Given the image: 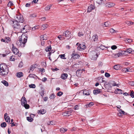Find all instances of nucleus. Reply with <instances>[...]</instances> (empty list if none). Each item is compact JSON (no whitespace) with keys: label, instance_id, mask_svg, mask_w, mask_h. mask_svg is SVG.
<instances>
[{"label":"nucleus","instance_id":"obj_1","mask_svg":"<svg viewBox=\"0 0 134 134\" xmlns=\"http://www.w3.org/2000/svg\"><path fill=\"white\" fill-rule=\"evenodd\" d=\"M15 21L13 22V27L17 29H20V26L19 22L22 23L24 21V18L22 15H16L15 18Z\"/></svg>","mask_w":134,"mask_h":134},{"label":"nucleus","instance_id":"obj_2","mask_svg":"<svg viewBox=\"0 0 134 134\" xmlns=\"http://www.w3.org/2000/svg\"><path fill=\"white\" fill-rule=\"evenodd\" d=\"M27 36L23 34L21 36L19 37V40L16 42V45L19 47H24L27 42Z\"/></svg>","mask_w":134,"mask_h":134},{"label":"nucleus","instance_id":"obj_3","mask_svg":"<svg viewBox=\"0 0 134 134\" xmlns=\"http://www.w3.org/2000/svg\"><path fill=\"white\" fill-rule=\"evenodd\" d=\"M8 72V68L4 64L0 65V75L3 76L6 75Z\"/></svg>","mask_w":134,"mask_h":134},{"label":"nucleus","instance_id":"obj_4","mask_svg":"<svg viewBox=\"0 0 134 134\" xmlns=\"http://www.w3.org/2000/svg\"><path fill=\"white\" fill-rule=\"evenodd\" d=\"M2 42H4L5 43H9L11 42V38L8 37H6L4 39L2 38L1 39Z\"/></svg>","mask_w":134,"mask_h":134},{"label":"nucleus","instance_id":"obj_5","mask_svg":"<svg viewBox=\"0 0 134 134\" xmlns=\"http://www.w3.org/2000/svg\"><path fill=\"white\" fill-rule=\"evenodd\" d=\"M76 45L78 46L77 49L79 50H81V49H84L86 48L85 45L83 43L79 44L78 43L76 44Z\"/></svg>","mask_w":134,"mask_h":134},{"label":"nucleus","instance_id":"obj_6","mask_svg":"<svg viewBox=\"0 0 134 134\" xmlns=\"http://www.w3.org/2000/svg\"><path fill=\"white\" fill-rule=\"evenodd\" d=\"M90 54L92 56L91 59L92 60H96L97 57L96 53L94 51H92L90 53Z\"/></svg>","mask_w":134,"mask_h":134},{"label":"nucleus","instance_id":"obj_7","mask_svg":"<svg viewBox=\"0 0 134 134\" xmlns=\"http://www.w3.org/2000/svg\"><path fill=\"white\" fill-rule=\"evenodd\" d=\"M12 51L15 54H17L19 53L18 49L15 47L14 44H12Z\"/></svg>","mask_w":134,"mask_h":134},{"label":"nucleus","instance_id":"obj_8","mask_svg":"<svg viewBox=\"0 0 134 134\" xmlns=\"http://www.w3.org/2000/svg\"><path fill=\"white\" fill-rule=\"evenodd\" d=\"M72 111V110H70L62 113V115L65 116H69L71 115Z\"/></svg>","mask_w":134,"mask_h":134},{"label":"nucleus","instance_id":"obj_9","mask_svg":"<svg viewBox=\"0 0 134 134\" xmlns=\"http://www.w3.org/2000/svg\"><path fill=\"white\" fill-rule=\"evenodd\" d=\"M65 34V37H66L68 39L70 38L71 37V33L68 31H67L64 32L63 34Z\"/></svg>","mask_w":134,"mask_h":134},{"label":"nucleus","instance_id":"obj_10","mask_svg":"<svg viewBox=\"0 0 134 134\" xmlns=\"http://www.w3.org/2000/svg\"><path fill=\"white\" fill-rule=\"evenodd\" d=\"M115 5L114 3L108 2L107 3L105 4V6L107 7L111 8L113 7Z\"/></svg>","mask_w":134,"mask_h":134},{"label":"nucleus","instance_id":"obj_11","mask_svg":"<svg viewBox=\"0 0 134 134\" xmlns=\"http://www.w3.org/2000/svg\"><path fill=\"white\" fill-rule=\"evenodd\" d=\"M95 7L92 4L90 5L88 7V12H90L92 10L94 9Z\"/></svg>","mask_w":134,"mask_h":134},{"label":"nucleus","instance_id":"obj_12","mask_svg":"<svg viewBox=\"0 0 134 134\" xmlns=\"http://www.w3.org/2000/svg\"><path fill=\"white\" fill-rule=\"evenodd\" d=\"M40 38L41 40H46L48 39V36L46 34L41 35L40 36Z\"/></svg>","mask_w":134,"mask_h":134},{"label":"nucleus","instance_id":"obj_13","mask_svg":"<svg viewBox=\"0 0 134 134\" xmlns=\"http://www.w3.org/2000/svg\"><path fill=\"white\" fill-rule=\"evenodd\" d=\"M80 57L79 55L77 54H75L73 53L71 55V58H73L75 59H77L79 58Z\"/></svg>","mask_w":134,"mask_h":134},{"label":"nucleus","instance_id":"obj_14","mask_svg":"<svg viewBox=\"0 0 134 134\" xmlns=\"http://www.w3.org/2000/svg\"><path fill=\"white\" fill-rule=\"evenodd\" d=\"M21 102L22 105H23L25 104H26L27 101H26L25 97H23L22 98L21 100Z\"/></svg>","mask_w":134,"mask_h":134},{"label":"nucleus","instance_id":"obj_15","mask_svg":"<svg viewBox=\"0 0 134 134\" xmlns=\"http://www.w3.org/2000/svg\"><path fill=\"white\" fill-rule=\"evenodd\" d=\"M36 64H34L31 66L30 68V71L29 73L33 71L34 69L36 68Z\"/></svg>","mask_w":134,"mask_h":134},{"label":"nucleus","instance_id":"obj_16","mask_svg":"<svg viewBox=\"0 0 134 134\" xmlns=\"http://www.w3.org/2000/svg\"><path fill=\"white\" fill-rule=\"evenodd\" d=\"M98 38V36L96 35H94L92 37L91 40L92 41H97Z\"/></svg>","mask_w":134,"mask_h":134},{"label":"nucleus","instance_id":"obj_17","mask_svg":"<svg viewBox=\"0 0 134 134\" xmlns=\"http://www.w3.org/2000/svg\"><path fill=\"white\" fill-rule=\"evenodd\" d=\"M27 27H28V26L27 25L25 26L22 29H21L20 32L21 31L22 33L27 32V31H26L27 30Z\"/></svg>","mask_w":134,"mask_h":134},{"label":"nucleus","instance_id":"obj_18","mask_svg":"<svg viewBox=\"0 0 134 134\" xmlns=\"http://www.w3.org/2000/svg\"><path fill=\"white\" fill-rule=\"evenodd\" d=\"M83 94L88 96L90 95L91 93L90 90H86L83 91Z\"/></svg>","mask_w":134,"mask_h":134},{"label":"nucleus","instance_id":"obj_19","mask_svg":"<svg viewBox=\"0 0 134 134\" xmlns=\"http://www.w3.org/2000/svg\"><path fill=\"white\" fill-rule=\"evenodd\" d=\"M82 73V71L81 69H79L77 70L76 72V74L77 76L78 77H80L81 74Z\"/></svg>","mask_w":134,"mask_h":134},{"label":"nucleus","instance_id":"obj_20","mask_svg":"<svg viewBox=\"0 0 134 134\" xmlns=\"http://www.w3.org/2000/svg\"><path fill=\"white\" fill-rule=\"evenodd\" d=\"M68 77V74H67L63 73L61 74V78L64 80L66 79Z\"/></svg>","mask_w":134,"mask_h":134},{"label":"nucleus","instance_id":"obj_21","mask_svg":"<svg viewBox=\"0 0 134 134\" xmlns=\"http://www.w3.org/2000/svg\"><path fill=\"white\" fill-rule=\"evenodd\" d=\"M115 93L116 94H122V91L119 89L117 88L115 90Z\"/></svg>","mask_w":134,"mask_h":134},{"label":"nucleus","instance_id":"obj_22","mask_svg":"<svg viewBox=\"0 0 134 134\" xmlns=\"http://www.w3.org/2000/svg\"><path fill=\"white\" fill-rule=\"evenodd\" d=\"M46 112V110L44 109H42L40 110H38L37 113L38 114H45Z\"/></svg>","mask_w":134,"mask_h":134},{"label":"nucleus","instance_id":"obj_23","mask_svg":"<svg viewBox=\"0 0 134 134\" xmlns=\"http://www.w3.org/2000/svg\"><path fill=\"white\" fill-rule=\"evenodd\" d=\"M94 103L93 102H91L90 103L88 104H86L85 105V108H87L88 107H91L92 105H94Z\"/></svg>","mask_w":134,"mask_h":134},{"label":"nucleus","instance_id":"obj_24","mask_svg":"<svg viewBox=\"0 0 134 134\" xmlns=\"http://www.w3.org/2000/svg\"><path fill=\"white\" fill-rule=\"evenodd\" d=\"M124 52L126 53L130 54L132 52V49L131 48H129L128 49H126V51H124Z\"/></svg>","mask_w":134,"mask_h":134},{"label":"nucleus","instance_id":"obj_25","mask_svg":"<svg viewBox=\"0 0 134 134\" xmlns=\"http://www.w3.org/2000/svg\"><path fill=\"white\" fill-rule=\"evenodd\" d=\"M105 0H97V3L100 5H102L105 3Z\"/></svg>","mask_w":134,"mask_h":134},{"label":"nucleus","instance_id":"obj_26","mask_svg":"<svg viewBox=\"0 0 134 134\" xmlns=\"http://www.w3.org/2000/svg\"><path fill=\"white\" fill-rule=\"evenodd\" d=\"M111 25L109 21H107L105 22L104 25V27H108Z\"/></svg>","mask_w":134,"mask_h":134},{"label":"nucleus","instance_id":"obj_27","mask_svg":"<svg viewBox=\"0 0 134 134\" xmlns=\"http://www.w3.org/2000/svg\"><path fill=\"white\" fill-rule=\"evenodd\" d=\"M23 76V73L21 72H18L16 76L18 77H21Z\"/></svg>","mask_w":134,"mask_h":134},{"label":"nucleus","instance_id":"obj_28","mask_svg":"<svg viewBox=\"0 0 134 134\" xmlns=\"http://www.w3.org/2000/svg\"><path fill=\"white\" fill-rule=\"evenodd\" d=\"M64 34L59 35L58 36V38L60 40H63L65 39V37H64Z\"/></svg>","mask_w":134,"mask_h":134},{"label":"nucleus","instance_id":"obj_29","mask_svg":"<svg viewBox=\"0 0 134 134\" xmlns=\"http://www.w3.org/2000/svg\"><path fill=\"white\" fill-rule=\"evenodd\" d=\"M110 83L112 84V85L113 86H116L117 87H119V84H116L114 81H111Z\"/></svg>","mask_w":134,"mask_h":134},{"label":"nucleus","instance_id":"obj_30","mask_svg":"<svg viewBox=\"0 0 134 134\" xmlns=\"http://www.w3.org/2000/svg\"><path fill=\"white\" fill-rule=\"evenodd\" d=\"M51 45L47 47L45 49L46 51L47 52L49 51L51 49Z\"/></svg>","mask_w":134,"mask_h":134},{"label":"nucleus","instance_id":"obj_31","mask_svg":"<svg viewBox=\"0 0 134 134\" xmlns=\"http://www.w3.org/2000/svg\"><path fill=\"white\" fill-rule=\"evenodd\" d=\"M60 131L62 133H64L67 130V129H64L63 128H61L60 129Z\"/></svg>","mask_w":134,"mask_h":134},{"label":"nucleus","instance_id":"obj_32","mask_svg":"<svg viewBox=\"0 0 134 134\" xmlns=\"http://www.w3.org/2000/svg\"><path fill=\"white\" fill-rule=\"evenodd\" d=\"M52 6V5H47L45 8V10L47 11L49 10Z\"/></svg>","mask_w":134,"mask_h":134},{"label":"nucleus","instance_id":"obj_33","mask_svg":"<svg viewBox=\"0 0 134 134\" xmlns=\"http://www.w3.org/2000/svg\"><path fill=\"white\" fill-rule=\"evenodd\" d=\"M100 92L99 89L94 90H93V93L94 94H97Z\"/></svg>","mask_w":134,"mask_h":134},{"label":"nucleus","instance_id":"obj_34","mask_svg":"<svg viewBox=\"0 0 134 134\" xmlns=\"http://www.w3.org/2000/svg\"><path fill=\"white\" fill-rule=\"evenodd\" d=\"M48 25L47 24H45L43 25L41 27V29H42L43 30L45 29L48 26Z\"/></svg>","mask_w":134,"mask_h":134},{"label":"nucleus","instance_id":"obj_35","mask_svg":"<svg viewBox=\"0 0 134 134\" xmlns=\"http://www.w3.org/2000/svg\"><path fill=\"white\" fill-rule=\"evenodd\" d=\"M1 82L5 86H8V83L5 80H3Z\"/></svg>","mask_w":134,"mask_h":134},{"label":"nucleus","instance_id":"obj_36","mask_svg":"<svg viewBox=\"0 0 134 134\" xmlns=\"http://www.w3.org/2000/svg\"><path fill=\"white\" fill-rule=\"evenodd\" d=\"M4 118L6 122H10V119L9 116L5 117Z\"/></svg>","mask_w":134,"mask_h":134},{"label":"nucleus","instance_id":"obj_37","mask_svg":"<svg viewBox=\"0 0 134 134\" xmlns=\"http://www.w3.org/2000/svg\"><path fill=\"white\" fill-rule=\"evenodd\" d=\"M47 124L48 125H54L55 124V122L53 121H50L48 122Z\"/></svg>","mask_w":134,"mask_h":134},{"label":"nucleus","instance_id":"obj_38","mask_svg":"<svg viewBox=\"0 0 134 134\" xmlns=\"http://www.w3.org/2000/svg\"><path fill=\"white\" fill-rule=\"evenodd\" d=\"M120 68V66L118 65H115L114 66V68L116 70H118Z\"/></svg>","mask_w":134,"mask_h":134},{"label":"nucleus","instance_id":"obj_39","mask_svg":"<svg viewBox=\"0 0 134 134\" xmlns=\"http://www.w3.org/2000/svg\"><path fill=\"white\" fill-rule=\"evenodd\" d=\"M27 120L29 122H31L33 121V119L31 117H27Z\"/></svg>","mask_w":134,"mask_h":134},{"label":"nucleus","instance_id":"obj_40","mask_svg":"<svg viewBox=\"0 0 134 134\" xmlns=\"http://www.w3.org/2000/svg\"><path fill=\"white\" fill-rule=\"evenodd\" d=\"M15 55H12L10 57V60L11 61H14L15 60Z\"/></svg>","mask_w":134,"mask_h":134},{"label":"nucleus","instance_id":"obj_41","mask_svg":"<svg viewBox=\"0 0 134 134\" xmlns=\"http://www.w3.org/2000/svg\"><path fill=\"white\" fill-rule=\"evenodd\" d=\"M1 126L2 127H6L7 126V124L5 122H3L1 124Z\"/></svg>","mask_w":134,"mask_h":134},{"label":"nucleus","instance_id":"obj_42","mask_svg":"<svg viewBox=\"0 0 134 134\" xmlns=\"http://www.w3.org/2000/svg\"><path fill=\"white\" fill-rule=\"evenodd\" d=\"M34 76H36V77H38L37 76H36V75H35L34 74H30L29 75V77H32V78H35V77H34Z\"/></svg>","mask_w":134,"mask_h":134},{"label":"nucleus","instance_id":"obj_43","mask_svg":"<svg viewBox=\"0 0 134 134\" xmlns=\"http://www.w3.org/2000/svg\"><path fill=\"white\" fill-rule=\"evenodd\" d=\"M22 105L26 109H28L29 107V105L28 104H24Z\"/></svg>","mask_w":134,"mask_h":134},{"label":"nucleus","instance_id":"obj_44","mask_svg":"<svg viewBox=\"0 0 134 134\" xmlns=\"http://www.w3.org/2000/svg\"><path fill=\"white\" fill-rule=\"evenodd\" d=\"M65 54H61L59 55V57L61 58V59H66V58H65Z\"/></svg>","mask_w":134,"mask_h":134},{"label":"nucleus","instance_id":"obj_45","mask_svg":"<svg viewBox=\"0 0 134 134\" xmlns=\"http://www.w3.org/2000/svg\"><path fill=\"white\" fill-rule=\"evenodd\" d=\"M122 52H119L117 53V55L118 57H120L123 54V53H122Z\"/></svg>","mask_w":134,"mask_h":134},{"label":"nucleus","instance_id":"obj_46","mask_svg":"<svg viewBox=\"0 0 134 134\" xmlns=\"http://www.w3.org/2000/svg\"><path fill=\"white\" fill-rule=\"evenodd\" d=\"M29 86L30 88H35L36 87L35 85L32 84L29 85Z\"/></svg>","mask_w":134,"mask_h":134},{"label":"nucleus","instance_id":"obj_47","mask_svg":"<svg viewBox=\"0 0 134 134\" xmlns=\"http://www.w3.org/2000/svg\"><path fill=\"white\" fill-rule=\"evenodd\" d=\"M63 94V93L61 91H59L57 93V95L59 96H61Z\"/></svg>","mask_w":134,"mask_h":134},{"label":"nucleus","instance_id":"obj_48","mask_svg":"<svg viewBox=\"0 0 134 134\" xmlns=\"http://www.w3.org/2000/svg\"><path fill=\"white\" fill-rule=\"evenodd\" d=\"M55 97V95L53 93L51 95L49 98L51 99H53Z\"/></svg>","mask_w":134,"mask_h":134},{"label":"nucleus","instance_id":"obj_49","mask_svg":"<svg viewBox=\"0 0 134 134\" xmlns=\"http://www.w3.org/2000/svg\"><path fill=\"white\" fill-rule=\"evenodd\" d=\"M130 95L132 98L134 97V92L132 91L130 93Z\"/></svg>","mask_w":134,"mask_h":134},{"label":"nucleus","instance_id":"obj_50","mask_svg":"<svg viewBox=\"0 0 134 134\" xmlns=\"http://www.w3.org/2000/svg\"><path fill=\"white\" fill-rule=\"evenodd\" d=\"M112 57L113 58H116L117 57H118L117 54H113L112 55Z\"/></svg>","mask_w":134,"mask_h":134},{"label":"nucleus","instance_id":"obj_51","mask_svg":"<svg viewBox=\"0 0 134 134\" xmlns=\"http://www.w3.org/2000/svg\"><path fill=\"white\" fill-rule=\"evenodd\" d=\"M100 48L102 49L103 50L105 49L106 47L103 45H101L100 46Z\"/></svg>","mask_w":134,"mask_h":134},{"label":"nucleus","instance_id":"obj_52","mask_svg":"<svg viewBox=\"0 0 134 134\" xmlns=\"http://www.w3.org/2000/svg\"><path fill=\"white\" fill-rule=\"evenodd\" d=\"M78 35L79 36H81L83 35V34H82V32H79Z\"/></svg>","mask_w":134,"mask_h":134},{"label":"nucleus","instance_id":"obj_53","mask_svg":"<svg viewBox=\"0 0 134 134\" xmlns=\"http://www.w3.org/2000/svg\"><path fill=\"white\" fill-rule=\"evenodd\" d=\"M23 65V62H21L20 63H19L18 66L20 68H21L22 67Z\"/></svg>","mask_w":134,"mask_h":134},{"label":"nucleus","instance_id":"obj_54","mask_svg":"<svg viewBox=\"0 0 134 134\" xmlns=\"http://www.w3.org/2000/svg\"><path fill=\"white\" fill-rule=\"evenodd\" d=\"M36 14H31L30 15V17L32 18L33 17H36Z\"/></svg>","mask_w":134,"mask_h":134},{"label":"nucleus","instance_id":"obj_55","mask_svg":"<svg viewBox=\"0 0 134 134\" xmlns=\"http://www.w3.org/2000/svg\"><path fill=\"white\" fill-rule=\"evenodd\" d=\"M111 48L113 49H115L117 48V47L115 45H113L111 46Z\"/></svg>","mask_w":134,"mask_h":134},{"label":"nucleus","instance_id":"obj_56","mask_svg":"<svg viewBox=\"0 0 134 134\" xmlns=\"http://www.w3.org/2000/svg\"><path fill=\"white\" fill-rule=\"evenodd\" d=\"M38 28V27H37V26H35L32 28V30L33 31H34L36 29H37Z\"/></svg>","mask_w":134,"mask_h":134},{"label":"nucleus","instance_id":"obj_57","mask_svg":"<svg viewBox=\"0 0 134 134\" xmlns=\"http://www.w3.org/2000/svg\"><path fill=\"white\" fill-rule=\"evenodd\" d=\"M13 4L12 2H9V3H8V5L9 7H10V6H12V5H13Z\"/></svg>","mask_w":134,"mask_h":134},{"label":"nucleus","instance_id":"obj_58","mask_svg":"<svg viewBox=\"0 0 134 134\" xmlns=\"http://www.w3.org/2000/svg\"><path fill=\"white\" fill-rule=\"evenodd\" d=\"M110 76V74L106 72L105 74V76L107 77H109Z\"/></svg>","mask_w":134,"mask_h":134},{"label":"nucleus","instance_id":"obj_59","mask_svg":"<svg viewBox=\"0 0 134 134\" xmlns=\"http://www.w3.org/2000/svg\"><path fill=\"white\" fill-rule=\"evenodd\" d=\"M110 32L113 33L114 32H116V31H115L114 29H110Z\"/></svg>","mask_w":134,"mask_h":134},{"label":"nucleus","instance_id":"obj_60","mask_svg":"<svg viewBox=\"0 0 134 134\" xmlns=\"http://www.w3.org/2000/svg\"><path fill=\"white\" fill-rule=\"evenodd\" d=\"M40 19L42 21H44L46 20V18L45 17H43L41 18H40Z\"/></svg>","mask_w":134,"mask_h":134},{"label":"nucleus","instance_id":"obj_61","mask_svg":"<svg viewBox=\"0 0 134 134\" xmlns=\"http://www.w3.org/2000/svg\"><path fill=\"white\" fill-rule=\"evenodd\" d=\"M132 41L131 39H128L126 41V42H128L129 43H130Z\"/></svg>","mask_w":134,"mask_h":134},{"label":"nucleus","instance_id":"obj_62","mask_svg":"<svg viewBox=\"0 0 134 134\" xmlns=\"http://www.w3.org/2000/svg\"><path fill=\"white\" fill-rule=\"evenodd\" d=\"M47 80V79L46 77H44L42 79V81L43 82H45Z\"/></svg>","mask_w":134,"mask_h":134},{"label":"nucleus","instance_id":"obj_63","mask_svg":"<svg viewBox=\"0 0 134 134\" xmlns=\"http://www.w3.org/2000/svg\"><path fill=\"white\" fill-rule=\"evenodd\" d=\"M30 4L29 3H27L26 4V5H25V6L26 7H29L30 6Z\"/></svg>","mask_w":134,"mask_h":134},{"label":"nucleus","instance_id":"obj_64","mask_svg":"<svg viewBox=\"0 0 134 134\" xmlns=\"http://www.w3.org/2000/svg\"><path fill=\"white\" fill-rule=\"evenodd\" d=\"M130 84L131 85L134 86V81H131L130 82Z\"/></svg>","mask_w":134,"mask_h":134}]
</instances>
